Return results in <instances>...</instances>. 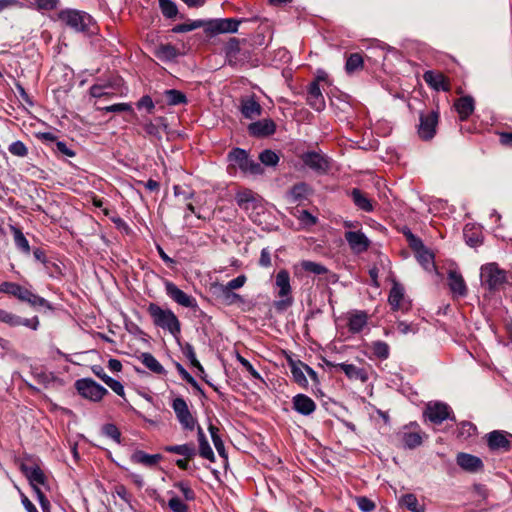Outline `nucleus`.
<instances>
[{
  "label": "nucleus",
  "mask_w": 512,
  "mask_h": 512,
  "mask_svg": "<svg viewBox=\"0 0 512 512\" xmlns=\"http://www.w3.org/2000/svg\"><path fill=\"white\" fill-rule=\"evenodd\" d=\"M300 360L295 361L291 357L288 358V365L290 367L294 381L302 387H306L308 384L307 378L303 372V367Z\"/></svg>",
  "instance_id": "c85d7f7f"
},
{
  "label": "nucleus",
  "mask_w": 512,
  "mask_h": 512,
  "mask_svg": "<svg viewBox=\"0 0 512 512\" xmlns=\"http://www.w3.org/2000/svg\"><path fill=\"white\" fill-rule=\"evenodd\" d=\"M159 5L161 12L167 18H174L178 13L175 2H159Z\"/></svg>",
  "instance_id": "6e6d98bb"
},
{
  "label": "nucleus",
  "mask_w": 512,
  "mask_h": 512,
  "mask_svg": "<svg viewBox=\"0 0 512 512\" xmlns=\"http://www.w3.org/2000/svg\"><path fill=\"white\" fill-rule=\"evenodd\" d=\"M57 16L59 20L77 32L87 31L93 23V18L89 14L79 10H62Z\"/></svg>",
  "instance_id": "7ed1b4c3"
},
{
  "label": "nucleus",
  "mask_w": 512,
  "mask_h": 512,
  "mask_svg": "<svg viewBox=\"0 0 512 512\" xmlns=\"http://www.w3.org/2000/svg\"><path fill=\"white\" fill-rule=\"evenodd\" d=\"M363 67V58L359 53H352L346 60L345 70L348 74H352Z\"/></svg>",
  "instance_id": "a19ab883"
},
{
  "label": "nucleus",
  "mask_w": 512,
  "mask_h": 512,
  "mask_svg": "<svg viewBox=\"0 0 512 512\" xmlns=\"http://www.w3.org/2000/svg\"><path fill=\"white\" fill-rule=\"evenodd\" d=\"M293 408L302 415H310L316 409L315 402L305 394H297L293 397Z\"/></svg>",
  "instance_id": "aec40b11"
},
{
  "label": "nucleus",
  "mask_w": 512,
  "mask_h": 512,
  "mask_svg": "<svg viewBox=\"0 0 512 512\" xmlns=\"http://www.w3.org/2000/svg\"><path fill=\"white\" fill-rule=\"evenodd\" d=\"M424 81L434 88L435 90L449 91L450 85L447 78L442 73H434L433 71H426L423 74Z\"/></svg>",
  "instance_id": "4be33fe9"
},
{
  "label": "nucleus",
  "mask_w": 512,
  "mask_h": 512,
  "mask_svg": "<svg viewBox=\"0 0 512 512\" xmlns=\"http://www.w3.org/2000/svg\"><path fill=\"white\" fill-rule=\"evenodd\" d=\"M403 297H404L403 288L400 285L395 284L392 287L390 294H389V298H388L389 304L391 305L393 310H398L400 308V302L403 299Z\"/></svg>",
  "instance_id": "c03bdc74"
},
{
  "label": "nucleus",
  "mask_w": 512,
  "mask_h": 512,
  "mask_svg": "<svg viewBox=\"0 0 512 512\" xmlns=\"http://www.w3.org/2000/svg\"><path fill=\"white\" fill-rule=\"evenodd\" d=\"M366 323H367L366 313L359 312V313L353 314L349 318L348 326H349L350 331H352L353 333H358L363 329V327L366 325Z\"/></svg>",
  "instance_id": "ea45409f"
},
{
  "label": "nucleus",
  "mask_w": 512,
  "mask_h": 512,
  "mask_svg": "<svg viewBox=\"0 0 512 512\" xmlns=\"http://www.w3.org/2000/svg\"><path fill=\"white\" fill-rule=\"evenodd\" d=\"M147 311L151 316L154 325L164 330H168L174 336H177L180 333V321L170 309H163L155 303H150L147 307Z\"/></svg>",
  "instance_id": "f03ea898"
},
{
  "label": "nucleus",
  "mask_w": 512,
  "mask_h": 512,
  "mask_svg": "<svg viewBox=\"0 0 512 512\" xmlns=\"http://www.w3.org/2000/svg\"><path fill=\"white\" fill-rule=\"evenodd\" d=\"M92 371L93 373L98 377L100 378L107 386H109L117 395L121 396V397H124L125 395V392H124V387L123 385L111 378L110 376H108L104 369L99 366V365H94L92 367Z\"/></svg>",
  "instance_id": "5701e85b"
},
{
  "label": "nucleus",
  "mask_w": 512,
  "mask_h": 512,
  "mask_svg": "<svg viewBox=\"0 0 512 512\" xmlns=\"http://www.w3.org/2000/svg\"><path fill=\"white\" fill-rule=\"evenodd\" d=\"M197 436L199 443V455L211 462L215 461L214 452L206 438V435L203 429L198 425L197 426Z\"/></svg>",
  "instance_id": "a878e982"
},
{
  "label": "nucleus",
  "mask_w": 512,
  "mask_h": 512,
  "mask_svg": "<svg viewBox=\"0 0 512 512\" xmlns=\"http://www.w3.org/2000/svg\"><path fill=\"white\" fill-rule=\"evenodd\" d=\"M480 278L481 285L491 294L504 289L509 283L507 271L501 269L495 262L482 265Z\"/></svg>",
  "instance_id": "f257e3e1"
},
{
  "label": "nucleus",
  "mask_w": 512,
  "mask_h": 512,
  "mask_svg": "<svg viewBox=\"0 0 512 512\" xmlns=\"http://www.w3.org/2000/svg\"><path fill=\"white\" fill-rule=\"evenodd\" d=\"M276 285L279 287V296L285 297L291 291L290 276L286 270H280L276 275Z\"/></svg>",
  "instance_id": "f704fd0d"
},
{
  "label": "nucleus",
  "mask_w": 512,
  "mask_h": 512,
  "mask_svg": "<svg viewBox=\"0 0 512 512\" xmlns=\"http://www.w3.org/2000/svg\"><path fill=\"white\" fill-rule=\"evenodd\" d=\"M416 254L418 261L425 269H429V267L433 265V254L426 247Z\"/></svg>",
  "instance_id": "603ef678"
},
{
  "label": "nucleus",
  "mask_w": 512,
  "mask_h": 512,
  "mask_svg": "<svg viewBox=\"0 0 512 512\" xmlns=\"http://www.w3.org/2000/svg\"><path fill=\"white\" fill-rule=\"evenodd\" d=\"M350 196H351L354 204L358 208H360L366 212H370L373 210L371 200L360 189H358V188L352 189V191L350 192Z\"/></svg>",
  "instance_id": "7c9ffc66"
},
{
  "label": "nucleus",
  "mask_w": 512,
  "mask_h": 512,
  "mask_svg": "<svg viewBox=\"0 0 512 512\" xmlns=\"http://www.w3.org/2000/svg\"><path fill=\"white\" fill-rule=\"evenodd\" d=\"M508 437L512 438V434L502 430H494L486 435L487 445L491 451L507 452L511 448Z\"/></svg>",
  "instance_id": "9d476101"
},
{
  "label": "nucleus",
  "mask_w": 512,
  "mask_h": 512,
  "mask_svg": "<svg viewBox=\"0 0 512 512\" xmlns=\"http://www.w3.org/2000/svg\"><path fill=\"white\" fill-rule=\"evenodd\" d=\"M172 408L182 428L184 430L193 431L196 427L197 420L190 412L186 401L182 397H177L172 402Z\"/></svg>",
  "instance_id": "6e6552de"
},
{
  "label": "nucleus",
  "mask_w": 512,
  "mask_h": 512,
  "mask_svg": "<svg viewBox=\"0 0 512 512\" xmlns=\"http://www.w3.org/2000/svg\"><path fill=\"white\" fill-rule=\"evenodd\" d=\"M8 150L11 154L18 157H25L28 153L27 147L21 141H15L10 144Z\"/></svg>",
  "instance_id": "4d7b16f0"
},
{
  "label": "nucleus",
  "mask_w": 512,
  "mask_h": 512,
  "mask_svg": "<svg viewBox=\"0 0 512 512\" xmlns=\"http://www.w3.org/2000/svg\"><path fill=\"white\" fill-rule=\"evenodd\" d=\"M242 18H219L206 20V33L216 35L220 33H235L238 30Z\"/></svg>",
  "instance_id": "1a4fd4ad"
},
{
  "label": "nucleus",
  "mask_w": 512,
  "mask_h": 512,
  "mask_svg": "<svg viewBox=\"0 0 512 512\" xmlns=\"http://www.w3.org/2000/svg\"><path fill=\"white\" fill-rule=\"evenodd\" d=\"M164 449L169 453L185 456L187 459H192L196 455V449L193 444L166 446Z\"/></svg>",
  "instance_id": "c9c22d12"
},
{
  "label": "nucleus",
  "mask_w": 512,
  "mask_h": 512,
  "mask_svg": "<svg viewBox=\"0 0 512 512\" xmlns=\"http://www.w3.org/2000/svg\"><path fill=\"white\" fill-rule=\"evenodd\" d=\"M240 111L243 117L252 120L261 116L263 108L254 97L246 96L240 100Z\"/></svg>",
  "instance_id": "a211bd4d"
},
{
  "label": "nucleus",
  "mask_w": 512,
  "mask_h": 512,
  "mask_svg": "<svg viewBox=\"0 0 512 512\" xmlns=\"http://www.w3.org/2000/svg\"><path fill=\"white\" fill-rule=\"evenodd\" d=\"M21 471L24 473V475L28 478L31 485L33 484H40L44 485L46 482V476L44 475L43 471L40 469L37 465H28V464H21Z\"/></svg>",
  "instance_id": "b1692460"
},
{
  "label": "nucleus",
  "mask_w": 512,
  "mask_h": 512,
  "mask_svg": "<svg viewBox=\"0 0 512 512\" xmlns=\"http://www.w3.org/2000/svg\"><path fill=\"white\" fill-rule=\"evenodd\" d=\"M208 430L211 434V438H212L213 444H214L217 452L219 453L220 456L226 457L225 447H224V443L219 435V429L216 426H214L213 424H210L208 427Z\"/></svg>",
  "instance_id": "de8ad7c7"
},
{
  "label": "nucleus",
  "mask_w": 512,
  "mask_h": 512,
  "mask_svg": "<svg viewBox=\"0 0 512 512\" xmlns=\"http://www.w3.org/2000/svg\"><path fill=\"white\" fill-rule=\"evenodd\" d=\"M144 128V131L147 135L151 136V137H154L158 140H161V134H160V131H159V127L152 123L151 121L147 122L144 124L143 126Z\"/></svg>",
  "instance_id": "338daca9"
},
{
  "label": "nucleus",
  "mask_w": 512,
  "mask_h": 512,
  "mask_svg": "<svg viewBox=\"0 0 512 512\" xmlns=\"http://www.w3.org/2000/svg\"><path fill=\"white\" fill-rule=\"evenodd\" d=\"M303 163L310 169L325 173L329 168V161L323 154L315 151H309L301 156Z\"/></svg>",
  "instance_id": "4468645a"
},
{
  "label": "nucleus",
  "mask_w": 512,
  "mask_h": 512,
  "mask_svg": "<svg viewBox=\"0 0 512 512\" xmlns=\"http://www.w3.org/2000/svg\"><path fill=\"white\" fill-rule=\"evenodd\" d=\"M247 129L251 136L263 138L275 133L276 124L272 119H262L250 123Z\"/></svg>",
  "instance_id": "2eb2a0df"
},
{
  "label": "nucleus",
  "mask_w": 512,
  "mask_h": 512,
  "mask_svg": "<svg viewBox=\"0 0 512 512\" xmlns=\"http://www.w3.org/2000/svg\"><path fill=\"white\" fill-rule=\"evenodd\" d=\"M75 388L82 397L94 402L100 401L106 394H108V390L106 388L91 378L77 380L75 382Z\"/></svg>",
  "instance_id": "423d86ee"
},
{
  "label": "nucleus",
  "mask_w": 512,
  "mask_h": 512,
  "mask_svg": "<svg viewBox=\"0 0 512 512\" xmlns=\"http://www.w3.org/2000/svg\"><path fill=\"white\" fill-rule=\"evenodd\" d=\"M228 159L245 173H250L252 175H259L263 173L261 164L252 160L248 153L243 149L234 148L229 152Z\"/></svg>",
  "instance_id": "39448f33"
},
{
  "label": "nucleus",
  "mask_w": 512,
  "mask_h": 512,
  "mask_svg": "<svg viewBox=\"0 0 512 512\" xmlns=\"http://www.w3.org/2000/svg\"><path fill=\"white\" fill-rule=\"evenodd\" d=\"M358 507L363 512H371L375 509V503L365 496L356 498Z\"/></svg>",
  "instance_id": "69168bd1"
},
{
  "label": "nucleus",
  "mask_w": 512,
  "mask_h": 512,
  "mask_svg": "<svg viewBox=\"0 0 512 512\" xmlns=\"http://www.w3.org/2000/svg\"><path fill=\"white\" fill-rule=\"evenodd\" d=\"M344 237L350 248L356 253H362L370 246V240L361 231H347Z\"/></svg>",
  "instance_id": "f3484780"
},
{
  "label": "nucleus",
  "mask_w": 512,
  "mask_h": 512,
  "mask_svg": "<svg viewBox=\"0 0 512 512\" xmlns=\"http://www.w3.org/2000/svg\"><path fill=\"white\" fill-rule=\"evenodd\" d=\"M307 102L316 111H321L325 108L324 96L317 82H311L308 85Z\"/></svg>",
  "instance_id": "6ab92c4d"
},
{
  "label": "nucleus",
  "mask_w": 512,
  "mask_h": 512,
  "mask_svg": "<svg viewBox=\"0 0 512 512\" xmlns=\"http://www.w3.org/2000/svg\"><path fill=\"white\" fill-rule=\"evenodd\" d=\"M11 230L13 232L14 241L17 248L20 249L22 252L29 254L30 246L28 240L26 239L22 231L15 226H11Z\"/></svg>",
  "instance_id": "79ce46f5"
},
{
  "label": "nucleus",
  "mask_w": 512,
  "mask_h": 512,
  "mask_svg": "<svg viewBox=\"0 0 512 512\" xmlns=\"http://www.w3.org/2000/svg\"><path fill=\"white\" fill-rule=\"evenodd\" d=\"M404 447L414 449L422 444V436L419 432L407 431V427L400 434Z\"/></svg>",
  "instance_id": "2f4dec72"
},
{
  "label": "nucleus",
  "mask_w": 512,
  "mask_h": 512,
  "mask_svg": "<svg viewBox=\"0 0 512 512\" xmlns=\"http://www.w3.org/2000/svg\"><path fill=\"white\" fill-rule=\"evenodd\" d=\"M102 431L107 437L115 440L117 443H120L121 433L114 424H105Z\"/></svg>",
  "instance_id": "13d9d810"
},
{
  "label": "nucleus",
  "mask_w": 512,
  "mask_h": 512,
  "mask_svg": "<svg viewBox=\"0 0 512 512\" xmlns=\"http://www.w3.org/2000/svg\"><path fill=\"white\" fill-rule=\"evenodd\" d=\"M30 8L45 14L47 11L56 9L57 2H30Z\"/></svg>",
  "instance_id": "bf43d9fd"
},
{
  "label": "nucleus",
  "mask_w": 512,
  "mask_h": 512,
  "mask_svg": "<svg viewBox=\"0 0 512 512\" xmlns=\"http://www.w3.org/2000/svg\"><path fill=\"white\" fill-rule=\"evenodd\" d=\"M260 201V197L249 189L239 191L236 194V202L238 206L245 210H248L250 207L255 209Z\"/></svg>",
  "instance_id": "412c9836"
},
{
  "label": "nucleus",
  "mask_w": 512,
  "mask_h": 512,
  "mask_svg": "<svg viewBox=\"0 0 512 512\" xmlns=\"http://www.w3.org/2000/svg\"><path fill=\"white\" fill-rule=\"evenodd\" d=\"M155 56L162 61H171L178 56V51L171 44L160 45L155 51Z\"/></svg>",
  "instance_id": "4c0bfd02"
},
{
  "label": "nucleus",
  "mask_w": 512,
  "mask_h": 512,
  "mask_svg": "<svg viewBox=\"0 0 512 512\" xmlns=\"http://www.w3.org/2000/svg\"><path fill=\"white\" fill-rule=\"evenodd\" d=\"M246 40H240L238 38H230L225 46V54L230 65H236L240 62L246 61L250 54L247 49L244 48Z\"/></svg>",
  "instance_id": "0eeeda50"
},
{
  "label": "nucleus",
  "mask_w": 512,
  "mask_h": 512,
  "mask_svg": "<svg viewBox=\"0 0 512 512\" xmlns=\"http://www.w3.org/2000/svg\"><path fill=\"white\" fill-rule=\"evenodd\" d=\"M164 98L168 105L175 106L187 103V98L185 94L176 89L165 90Z\"/></svg>",
  "instance_id": "58836bf2"
},
{
  "label": "nucleus",
  "mask_w": 512,
  "mask_h": 512,
  "mask_svg": "<svg viewBox=\"0 0 512 512\" xmlns=\"http://www.w3.org/2000/svg\"><path fill=\"white\" fill-rule=\"evenodd\" d=\"M183 354L190 361L193 367L200 366V362L197 360L194 348L191 344H185V347L183 348Z\"/></svg>",
  "instance_id": "0e129e2a"
},
{
  "label": "nucleus",
  "mask_w": 512,
  "mask_h": 512,
  "mask_svg": "<svg viewBox=\"0 0 512 512\" xmlns=\"http://www.w3.org/2000/svg\"><path fill=\"white\" fill-rule=\"evenodd\" d=\"M308 191H309L308 185L304 182H300V183L295 184L292 187L290 194L294 198V200L297 201V200L306 198Z\"/></svg>",
  "instance_id": "8fccbe9b"
},
{
  "label": "nucleus",
  "mask_w": 512,
  "mask_h": 512,
  "mask_svg": "<svg viewBox=\"0 0 512 512\" xmlns=\"http://www.w3.org/2000/svg\"><path fill=\"white\" fill-rule=\"evenodd\" d=\"M198 28H203L206 32V20H195L189 23L178 24L172 29V31L175 33H185Z\"/></svg>",
  "instance_id": "37998d69"
},
{
  "label": "nucleus",
  "mask_w": 512,
  "mask_h": 512,
  "mask_svg": "<svg viewBox=\"0 0 512 512\" xmlns=\"http://www.w3.org/2000/svg\"><path fill=\"white\" fill-rule=\"evenodd\" d=\"M222 297L226 304L232 305L242 301V298L239 294L234 293L233 290L223 288L222 289Z\"/></svg>",
  "instance_id": "052dcab7"
},
{
  "label": "nucleus",
  "mask_w": 512,
  "mask_h": 512,
  "mask_svg": "<svg viewBox=\"0 0 512 512\" xmlns=\"http://www.w3.org/2000/svg\"><path fill=\"white\" fill-rule=\"evenodd\" d=\"M448 284L454 294L462 297L467 294V287L460 273L456 271H450L448 274Z\"/></svg>",
  "instance_id": "393cba45"
},
{
  "label": "nucleus",
  "mask_w": 512,
  "mask_h": 512,
  "mask_svg": "<svg viewBox=\"0 0 512 512\" xmlns=\"http://www.w3.org/2000/svg\"><path fill=\"white\" fill-rule=\"evenodd\" d=\"M176 368L179 372V374L182 376L184 380H186L193 388H195L198 391H201V388L199 384L196 382V380L184 369V367L177 363Z\"/></svg>",
  "instance_id": "e2e57ef3"
},
{
  "label": "nucleus",
  "mask_w": 512,
  "mask_h": 512,
  "mask_svg": "<svg viewBox=\"0 0 512 512\" xmlns=\"http://www.w3.org/2000/svg\"><path fill=\"white\" fill-rule=\"evenodd\" d=\"M456 462L463 470L469 473H477L484 468V464L479 457L464 452L457 454Z\"/></svg>",
  "instance_id": "dca6fc26"
},
{
  "label": "nucleus",
  "mask_w": 512,
  "mask_h": 512,
  "mask_svg": "<svg viewBox=\"0 0 512 512\" xmlns=\"http://www.w3.org/2000/svg\"><path fill=\"white\" fill-rule=\"evenodd\" d=\"M0 321L8 324L11 327L26 326L33 330H37L39 326V319L37 316L31 319L22 318L4 309H0Z\"/></svg>",
  "instance_id": "9b49d317"
},
{
  "label": "nucleus",
  "mask_w": 512,
  "mask_h": 512,
  "mask_svg": "<svg viewBox=\"0 0 512 512\" xmlns=\"http://www.w3.org/2000/svg\"><path fill=\"white\" fill-rule=\"evenodd\" d=\"M168 507L172 512H188V506L175 495L168 501Z\"/></svg>",
  "instance_id": "864d4df0"
},
{
  "label": "nucleus",
  "mask_w": 512,
  "mask_h": 512,
  "mask_svg": "<svg viewBox=\"0 0 512 512\" xmlns=\"http://www.w3.org/2000/svg\"><path fill=\"white\" fill-rule=\"evenodd\" d=\"M174 487L178 488L186 501H193L196 498L195 492L185 482H176Z\"/></svg>",
  "instance_id": "5fc2aeb1"
},
{
  "label": "nucleus",
  "mask_w": 512,
  "mask_h": 512,
  "mask_svg": "<svg viewBox=\"0 0 512 512\" xmlns=\"http://www.w3.org/2000/svg\"><path fill=\"white\" fill-rule=\"evenodd\" d=\"M455 108L461 120H465L474 111V99L471 96L461 97L455 102Z\"/></svg>",
  "instance_id": "cd10ccee"
},
{
  "label": "nucleus",
  "mask_w": 512,
  "mask_h": 512,
  "mask_svg": "<svg viewBox=\"0 0 512 512\" xmlns=\"http://www.w3.org/2000/svg\"><path fill=\"white\" fill-rule=\"evenodd\" d=\"M141 362L152 372L156 374H164L166 371L158 360L150 353H142L140 356Z\"/></svg>",
  "instance_id": "e433bc0d"
},
{
  "label": "nucleus",
  "mask_w": 512,
  "mask_h": 512,
  "mask_svg": "<svg viewBox=\"0 0 512 512\" xmlns=\"http://www.w3.org/2000/svg\"><path fill=\"white\" fill-rule=\"evenodd\" d=\"M259 160L260 164L275 166L279 162V157L274 151L266 149L259 154Z\"/></svg>",
  "instance_id": "09e8293b"
},
{
  "label": "nucleus",
  "mask_w": 512,
  "mask_h": 512,
  "mask_svg": "<svg viewBox=\"0 0 512 512\" xmlns=\"http://www.w3.org/2000/svg\"><path fill=\"white\" fill-rule=\"evenodd\" d=\"M338 366L350 379H360L362 382H365L368 378L363 369H360L353 364L340 363Z\"/></svg>",
  "instance_id": "72a5a7b5"
},
{
  "label": "nucleus",
  "mask_w": 512,
  "mask_h": 512,
  "mask_svg": "<svg viewBox=\"0 0 512 512\" xmlns=\"http://www.w3.org/2000/svg\"><path fill=\"white\" fill-rule=\"evenodd\" d=\"M236 357H237V360L241 363V365L249 372V374L254 379L263 381V379L260 376V374L253 368V366L251 365V363L247 359L242 357L239 353H237Z\"/></svg>",
  "instance_id": "680f3d73"
},
{
  "label": "nucleus",
  "mask_w": 512,
  "mask_h": 512,
  "mask_svg": "<svg viewBox=\"0 0 512 512\" xmlns=\"http://www.w3.org/2000/svg\"><path fill=\"white\" fill-rule=\"evenodd\" d=\"M439 121V112L432 110L419 113V124L417 125V134L423 141H429L436 135V129Z\"/></svg>",
  "instance_id": "20e7f679"
},
{
  "label": "nucleus",
  "mask_w": 512,
  "mask_h": 512,
  "mask_svg": "<svg viewBox=\"0 0 512 512\" xmlns=\"http://www.w3.org/2000/svg\"><path fill=\"white\" fill-rule=\"evenodd\" d=\"M301 266L305 271L316 275L325 274L328 271L325 266L312 261H303Z\"/></svg>",
  "instance_id": "3c124183"
},
{
  "label": "nucleus",
  "mask_w": 512,
  "mask_h": 512,
  "mask_svg": "<svg viewBox=\"0 0 512 512\" xmlns=\"http://www.w3.org/2000/svg\"><path fill=\"white\" fill-rule=\"evenodd\" d=\"M27 289L14 282H3L0 284V293H6L22 301L25 298Z\"/></svg>",
  "instance_id": "473e14b6"
},
{
  "label": "nucleus",
  "mask_w": 512,
  "mask_h": 512,
  "mask_svg": "<svg viewBox=\"0 0 512 512\" xmlns=\"http://www.w3.org/2000/svg\"><path fill=\"white\" fill-rule=\"evenodd\" d=\"M370 347L374 356H376L377 358L385 360L389 357L390 348L386 342L374 341L372 342Z\"/></svg>",
  "instance_id": "49530a36"
},
{
  "label": "nucleus",
  "mask_w": 512,
  "mask_h": 512,
  "mask_svg": "<svg viewBox=\"0 0 512 512\" xmlns=\"http://www.w3.org/2000/svg\"><path fill=\"white\" fill-rule=\"evenodd\" d=\"M476 431V427L470 422H463L459 430V436L470 437Z\"/></svg>",
  "instance_id": "774afa93"
},
{
  "label": "nucleus",
  "mask_w": 512,
  "mask_h": 512,
  "mask_svg": "<svg viewBox=\"0 0 512 512\" xmlns=\"http://www.w3.org/2000/svg\"><path fill=\"white\" fill-rule=\"evenodd\" d=\"M424 415L434 424H441L444 420L450 418V408L447 404L441 402L429 403L426 406Z\"/></svg>",
  "instance_id": "ddd939ff"
},
{
  "label": "nucleus",
  "mask_w": 512,
  "mask_h": 512,
  "mask_svg": "<svg viewBox=\"0 0 512 512\" xmlns=\"http://www.w3.org/2000/svg\"><path fill=\"white\" fill-rule=\"evenodd\" d=\"M165 291L166 294L179 305L187 308L197 307L196 300L190 295L186 294L181 289H179L174 283L166 281Z\"/></svg>",
  "instance_id": "f8f14e48"
},
{
  "label": "nucleus",
  "mask_w": 512,
  "mask_h": 512,
  "mask_svg": "<svg viewBox=\"0 0 512 512\" xmlns=\"http://www.w3.org/2000/svg\"><path fill=\"white\" fill-rule=\"evenodd\" d=\"M161 458L162 456L160 454L149 455L141 450L135 451L131 456L133 462L143 464L147 467L157 465Z\"/></svg>",
  "instance_id": "c756f323"
},
{
  "label": "nucleus",
  "mask_w": 512,
  "mask_h": 512,
  "mask_svg": "<svg viewBox=\"0 0 512 512\" xmlns=\"http://www.w3.org/2000/svg\"><path fill=\"white\" fill-rule=\"evenodd\" d=\"M465 242L470 247H477L482 243V232L478 227L467 224L463 230Z\"/></svg>",
  "instance_id": "bb28decb"
},
{
  "label": "nucleus",
  "mask_w": 512,
  "mask_h": 512,
  "mask_svg": "<svg viewBox=\"0 0 512 512\" xmlns=\"http://www.w3.org/2000/svg\"><path fill=\"white\" fill-rule=\"evenodd\" d=\"M399 503L412 512H422V508L418 504V500L414 494L408 493L403 495Z\"/></svg>",
  "instance_id": "a18cd8bd"
}]
</instances>
